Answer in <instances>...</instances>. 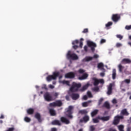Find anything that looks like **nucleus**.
<instances>
[{
  "instance_id": "obj_1",
  "label": "nucleus",
  "mask_w": 131,
  "mask_h": 131,
  "mask_svg": "<svg viewBox=\"0 0 131 131\" xmlns=\"http://www.w3.org/2000/svg\"><path fill=\"white\" fill-rule=\"evenodd\" d=\"M110 120V116H107L105 117H100L98 116L95 118L92 119L93 123H99L100 120H102L103 122L105 121H108Z\"/></svg>"
},
{
  "instance_id": "obj_2",
  "label": "nucleus",
  "mask_w": 131,
  "mask_h": 131,
  "mask_svg": "<svg viewBox=\"0 0 131 131\" xmlns=\"http://www.w3.org/2000/svg\"><path fill=\"white\" fill-rule=\"evenodd\" d=\"M80 88H81V84L80 83H77L73 82L72 85L70 88V91L71 93H75V92H78Z\"/></svg>"
},
{
  "instance_id": "obj_3",
  "label": "nucleus",
  "mask_w": 131,
  "mask_h": 131,
  "mask_svg": "<svg viewBox=\"0 0 131 131\" xmlns=\"http://www.w3.org/2000/svg\"><path fill=\"white\" fill-rule=\"evenodd\" d=\"M60 75V72H55L53 73V75H49L47 77L46 79L47 81H51L57 79V78L58 77V76Z\"/></svg>"
},
{
  "instance_id": "obj_4",
  "label": "nucleus",
  "mask_w": 131,
  "mask_h": 131,
  "mask_svg": "<svg viewBox=\"0 0 131 131\" xmlns=\"http://www.w3.org/2000/svg\"><path fill=\"white\" fill-rule=\"evenodd\" d=\"M67 59H71V60H78V56L75 53L71 54V51H69L67 54Z\"/></svg>"
},
{
  "instance_id": "obj_5",
  "label": "nucleus",
  "mask_w": 131,
  "mask_h": 131,
  "mask_svg": "<svg viewBox=\"0 0 131 131\" xmlns=\"http://www.w3.org/2000/svg\"><path fill=\"white\" fill-rule=\"evenodd\" d=\"M87 45L89 48H91V50L92 51V53H95V51L96 50V48H97V44L96 43L92 41L88 40L87 41Z\"/></svg>"
},
{
  "instance_id": "obj_6",
  "label": "nucleus",
  "mask_w": 131,
  "mask_h": 131,
  "mask_svg": "<svg viewBox=\"0 0 131 131\" xmlns=\"http://www.w3.org/2000/svg\"><path fill=\"white\" fill-rule=\"evenodd\" d=\"M73 106L72 105H70L68 108L66 109L67 116L69 117V118L72 119L73 118V116H72V114L73 112Z\"/></svg>"
},
{
  "instance_id": "obj_7",
  "label": "nucleus",
  "mask_w": 131,
  "mask_h": 131,
  "mask_svg": "<svg viewBox=\"0 0 131 131\" xmlns=\"http://www.w3.org/2000/svg\"><path fill=\"white\" fill-rule=\"evenodd\" d=\"M120 119H123V116H116L114 117V120L112 122V124L114 125H117L120 122Z\"/></svg>"
},
{
  "instance_id": "obj_8",
  "label": "nucleus",
  "mask_w": 131,
  "mask_h": 131,
  "mask_svg": "<svg viewBox=\"0 0 131 131\" xmlns=\"http://www.w3.org/2000/svg\"><path fill=\"white\" fill-rule=\"evenodd\" d=\"M44 99L47 102H51V101H53V97L49 92H46L44 94Z\"/></svg>"
},
{
  "instance_id": "obj_9",
  "label": "nucleus",
  "mask_w": 131,
  "mask_h": 131,
  "mask_svg": "<svg viewBox=\"0 0 131 131\" xmlns=\"http://www.w3.org/2000/svg\"><path fill=\"white\" fill-rule=\"evenodd\" d=\"M93 80V84L95 86H98L99 83H104V79H98L97 78H94Z\"/></svg>"
},
{
  "instance_id": "obj_10",
  "label": "nucleus",
  "mask_w": 131,
  "mask_h": 131,
  "mask_svg": "<svg viewBox=\"0 0 131 131\" xmlns=\"http://www.w3.org/2000/svg\"><path fill=\"white\" fill-rule=\"evenodd\" d=\"M120 19V15L119 14H113L112 19L114 22H118V20Z\"/></svg>"
},
{
  "instance_id": "obj_11",
  "label": "nucleus",
  "mask_w": 131,
  "mask_h": 131,
  "mask_svg": "<svg viewBox=\"0 0 131 131\" xmlns=\"http://www.w3.org/2000/svg\"><path fill=\"white\" fill-rule=\"evenodd\" d=\"M66 78H74L75 77V74L73 72H71L66 74L65 75Z\"/></svg>"
},
{
  "instance_id": "obj_12",
  "label": "nucleus",
  "mask_w": 131,
  "mask_h": 131,
  "mask_svg": "<svg viewBox=\"0 0 131 131\" xmlns=\"http://www.w3.org/2000/svg\"><path fill=\"white\" fill-rule=\"evenodd\" d=\"M71 97L72 98V100H76L79 99V94L77 93H72L70 95Z\"/></svg>"
},
{
  "instance_id": "obj_13",
  "label": "nucleus",
  "mask_w": 131,
  "mask_h": 131,
  "mask_svg": "<svg viewBox=\"0 0 131 131\" xmlns=\"http://www.w3.org/2000/svg\"><path fill=\"white\" fill-rule=\"evenodd\" d=\"M60 121L62 123H65L66 124H69V123H70V121L67 119L65 117H61L60 118Z\"/></svg>"
},
{
  "instance_id": "obj_14",
  "label": "nucleus",
  "mask_w": 131,
  "mask_h": 131,
  "mask_svg": "<svg viewBox=\"0 0 131 131\" xmlns=\"http://www.w3.org/2000/svg\"><path fill=\"white\" fill-rule=\"evenodd\" d=\"M35 118L38 120V122L41 123L42 122V120L41 119V116H40V114L39 113H36L35 114Z\"/></svg>"
},
{
  "instance_id": "obj_15",
  "label": "nucleus",
  "mask_w": 131,
  "mask_h": 131,
  "mask_svg": "<svg viewBox=\"0 0 131 131\" xmlns=\"http://www.w3.org/2000/svg\"><path fill=\"white\" fill-rule=\"evenodd\" d=\"M121 64H130L131 60L129 58H124L121 62Z\"/></svg>"
},
{
  "instance_id": "obj_16",
  "label": "nucleus",
  "mask_w": 131,
  "mask_h": 131,
  "mask_svg": "<svg viewBox=\"0 0 131 131\" xmlns=\"http://www.w3.org/2000/svg\"><path fill=\"white\" fill-rule=\"evenodd\" d=\"M113 87V84L110 83L107 88V95H108V96H110V95H111V94H112V88Z\"/></svg>"
},
{
  "instance_id": "obj_17",
  "label": "nucleus",
  "mask_w": 131,
  "mask_h": 131,
  "mask_svg": "<svg viewBox=\"0 0 131 131\" xmlns=\"http://www.w3.org/2000/svg\"><path fill=\"white\" fill-rule=\"evenodd\" d=\"M90 120V117L86 115L82 119L80 120V122H88Z\"/></svg>"
},
{
  "instance_id": "obj_18",
  "label": "nucleus",
  "mask_w": 131,
  "mask_h": 131,
  "mask_svg": "<svg viewBox=\"0 0 131 131\" xmlns=\"http://www.w3.org/2000/svg\"><path fill=\"white\" fill-rule=\"evenodd\" d=\"M88 113H89L88 109L81 110L79 111V114H81V115H88Z\"/></svg>"
},
{
  "instance_id": "obj_19",
  "label": "nucleus",
  "mask_w": 131,
  "mask_h": 131,
  "mask_svg": "<svg viewBox=\"0 0 131 131\" xmlns=\"http://www.w3.org/2000/svg\"><path fill=\"white\" fill-rule=\"evenodd\" d=\"M51 124L52 125H58L59 126H61L62 125V124H61V122H60L58 120H53Z\"/></svg>"
},
{
  "instance_id": "obj_20",
  "label": "nucleus",
  "mask_w": 131,
  "mask_h": 131,
  "mask_svg": "<svg viewBox=\"0 0 131 131\" xmlns=\"http://www.w3.org/2000/svg\"><path fill=\"white\" fill-rule=\"evenodd\" d=\"M93 60V57L92 56H86L82 60V62H90Z\"/></svg>"
},
{
  "instance_id": "obj_21",
  "label": "nucleus",
  "mask_w": 131,
  "mask_h": 131,
  "mask_svg": "<svg viewBox=\"0 0 131 131\" xmlns=\"http://www.w3.org/2000/svg\"><path fill=\"white\" fill-rule=\"evenodd\" d=\"M121 115H124L125 116H127L129 115V113L127 112V110L126 108L123 109L121 112Z\"/></svg>"
},
{
  "instance_id": "obj_22",
  "label": "nucleus",
  "mask_w": 131,
  "mask_h": 131,
  "mask_svg": "<svg viewBox=\"0 0 131 131\" xmlns=\"http://www.w3.org/2000/svg\"><path fill=\"white\" fill-rule=\"evenodd\" d=\"M89 77V74L86 73H84L83 75H82L81 77H79V79L80 80H83L84 79H86Z\"/></svg>"
},
{
  "instance_id": "obj_23",
  "label": "nucleus",
  "mask_w": 131,
  "mask_h": 131,
  "mask_svg": "<svg viewBox=\"0 0 131 131\" xmlns=\"http://www.w3.org/2000/svg\"><path fill=\"white\" fill-rule=\"evenodd\" d=\"M49 113L50 114L51 116H56V115H57L56 111H55L54 108H50L49 110Z\"/></svg>"
},
{
  "instance_id": "obj_24",
  "label": "nucleus",
  "mask_w": 131,
  "mask_h": 131,
  "mask_svg": "<svg viewBox=\"0 0 131 131\" xmlns=\"http://www.w3.org/2000/svg\"><path fill=\"white\" fill-rule=\"evenodd\" d=\"M102 107L106 108V109H110V103H109V102H108L107 101H105L103 103Z\"/></svg>"
},
{
  "instance_id": "obj_25",
  "label": "nucleus",
  "mask_w": 131,
  "mask_h": 131,
  "mask_svg": "<svg viewBox=\"0 0 131 131\" xmlns=\"http://www.w3.org/2000/svg\"><path fill=\"white\" fill-rule=\"evenodd\" d=\"M55 104L56 107H61L63 105V102L61 100H56L55 101Z\"/></svg>"
},
{
  "instance_id": "obj_26",
  "label": "nucleus",
  "mask_w": 131,
  "mask_h": 131,
  "mask_svg": "<svg viewBox=\"0 0 131 131\" xmlns=\"http://www.w3.org/2000/svg\"><path fill=\"white\" fill-rule=\"evenodd\" d=\"M28 114L29 115H32L34 113V109L32 108H28L27 111Z\"/></svg>"
},
{
  "instance_id": "obj_27",
  "label": "nucleus",
  "mask_w": 131,
  "mask_h": 131,
  "mask_svg": "<svg viewBox=\"0 0 131 131\" xmlns=\"http://www.w3.org/2000/svg\"><path fill=\"white\" fill-rule=\"evenodd\" d=\"M97 67L99 69H101V70H105V69H104V64L102 62L98 63Z\"/></svg>"
},
{
  "instance_id": "obj_28",
  "label": "nucleus",
  "mask_w": 131,
  "mask_h": 131,
  "mask_svg": "<svg viewBox=\"0 0 131 131\" xmlns=\"http://www.w3.org/2000/svg\"><path fill=\"white\" fill-rule=\"evenodd\" d=\"M89 86H90V84L88 83L86 85L83 86L82 89H81L80 90V92H84V91H85V90H88V88H89Z\"/></svg>"
},
{
  "instance_id": "obj_29",
  "label": "nucleus",
  "mask_w": 131,
  "mask_h": 131,
  "mask_svg": "<svg viewBox=\"0 0 131 131\" xmlns=\"http://www.w3.org/2000/svg\"><path fill=\"white\" fill-rule=\"evenodd\" d=\"M98 112H99L98 110H95L91 113V117H94V116H96L98 114Z\"/></svg>"
},
{
  "instance_id": "obj_30",
  "label": "nucleus",
  "mask_w": 131,
  "mask_h": 131,
  "mask_svg": "<svg viewBox=\"0 0 131 131\" xmlns=\"http://www.w3.org/2000/svg\"><path fill=\"white\" fill-rule=\"evenodd\" d=\"M112 78L113 79L116 78V69H115L113 70Z\"/></svg>"
},
{
  "instance_id": "obj_31",
  "label": "nucleus",
  "mask_w": 131,
  "mask_h": 131,
  "mask_svg": "<svg viewBox=\"0 0 131 131\" xmlns=\"http://www.w3.org/2000/svg\"><path fill=\"white\" fill-rule=\"evenodd\" d=\"M118 69L119 72H122V70L124 69V67L122 66L121 64H119L118 66Z\"/></svg>"
},
{
  "instance_id": "obj_32",
  "label": "nucleus",
  "mask_w": 131,
  "mask_h": 131,
  "mask_svg": "<svg viewBox=\"0 0 131 131\" xmlns=\"http://www.w3.org/2000/svg\"><path fill=\"white\" fill-rule=\"evenodd\" d=\"M118 128L119 131H124L123 128H124V126L123 125H120L118 126Z\"/></svg>"
},
{
  "instance_id": "obj_33",
  "label": "nucleus",
  "mask_w": 131,
  "mask_h": 131,
  "mask_svg": "<svg viewBox=\"0 0 131 131\" xmlns=\"http://www.w3.org/2000/svg\"><path fill=\"white\" fill-rule=\"evenodd\" d=\"M25 121L26 122H30L31 121V119L30 118H29L28 117H25L24 118Z\"/></svg>"
},
{
  "instance_id": "obj_34",
  "label": "nucleus",
  "mask_w": 131,
  "mask_h": 131,
  "mask_svg": "<svg viewBox=\"0 0 131 131\" xmlns=\"http://www.w3.org/2000/svg\"><path fill=\"white\" fill-rule=\"evenodd\" d=\"M62 83H63V84H67V85H70V81H69L63 80Z\"/></svg>"
},
{
  "instance_id": "obj_35",
  "label": "nucleus",
  "mask_w": 131,
  "mask_h": 131,
  "mask_svg": "<svg viewBox=\"0 0 131 131\" xmlns=\"http://www.w3.org/2000/svg\"><path fill=\"white\" fill-rule=\"evenodd\" d=\"M49 107H56L55 101L52 103H50L49 104Z\"/></svg>"
},
{
  "instance_id": "obj_36",
  "label": "nucleus",
  "mask_w": 131,
  "mask_h": 131,
  "mask_svg": "<svg viewBox=\"0 0 131 131\" xmlns=\"http://www.w3.org/2000/svg\"><path fill=\"white\" fill-rule=\"evenodd\" d=\"M113 24V23H112V21H109L105 25V27H110V26H111Z\"/></svg>"
},
{
  "instance_id": "obj_37",
  "label": "nucleus",
  "mask_w": 131,
  "mask_h": 131,
  "mask_svg": "<svg viewBox=\"0 0 131 131\" xmlns=\"http://www.w3.org/2000/svg\"><path fill=\"white\" fill-rule=\"evenodd\" d=\"M78 72H79L80 74H82V73H84L85 72V71H84L82 69H80L78 71Z\"/></svg>"
},
{
  "instance_id": "obj_38",
  "label": "nucleus",
  "mask_w": 131,
  "mask_h": 131,
  "mask_svg": "<svg viewBox=\"0 0 131 131\" xmlns=\"http://www.w3.org/2000/svg\"><path fill=\"white\" fill-rule=\"evenodd\" d=\"M89 106V103L88 102H85L82 103L83 107H88Z\"/></svg>"
},
{
  "instance_id": "obj_39",
  "label": "nucleus",
  "mask_w": 131,
  "mask_h": 131,
  "mask_svg": "<svg viewBox=\"0 0 131 131\" xmlns=\"http://www.w3.org/2000/svg\"><path fill=\"white\" fill-rule=\"evenodd\" d=\"M79 42V41H78V40H74L72 42V45L74 46L75 45H77V43H78Z\"/></svg>"
},
{
  "instance_id": "obj_40",
  "label": "nucleus",
  "mask_w": 131,
  "mask_h": 131,
  "mask_svg": "<svg viewBox=\"0 0 131 131\" xmlns=\"http://www.w3.org/2000/svg\"><path fill=\"white\" fill-rule=\"evenodd\" d=\"M87 95L89 98H93V95H92V93L90 91L87 92Z\"/></svg>"
},
{
  "instance_id": "obj_41",
  "label": "nucleus",
  "mask_w": 131,
  "mask_h": 131,
  "mask_svg": "<svg viewBox=\"0 0 131 131\" xmlns=\"http://www.w3.org/2000/svg\"><path fill=\"white\" fill-rule=\"evenodd\" d=\"M82 40H83V38H82L80 39V48H82V46H83V42H82Z\"/></svg>"
},
{
  "instance_id": "obj_42",
  "label": "nucleus",
  "mask_w": 131,
  "mask_h": 131,
  "mask_svg": "<svg viewBox=\"0 0 131 131\" xmlns=\"http://www.w3.org/2000/svg\"><path fill=\"white\" fill-rule=\"evenodd\" d=\"M103 101H104V99H103V98H101L99 99L98 101V106H100V105L102 104V102H103Z\"/></svg>"
},
{
  "instance_id": "obj_43",
  "label": "nucleus",
  "mask_w": 131,
  "mask_h": 131,
  "mask_svg": "<svg viewBox=\"0 0 131 131\" xmlns=\"http://www.w3.org/2000/svg\"><path fill=\"white\" fill-rule=\"evenodd\" d=\"M90 131H94L96 128H95V126L94 125H91L90 127Z\"/></svg>"
},
{
  "instance_id": "obj_44",
  "label": "nucleus",
  "mask_w": 131,
  "mask_h": 131,
  "mask_svg": "<svg viewBox=\"0 0 131 131\" xmlns=\"http://www.w3.org/2000/svg\"><path fill=\"white\" fill-rule=\"evenodd\" d=\"M93 91H94V92H99V87H95L93 89Z\"/></svg>"
},
{
  "instance_id": "obj_45",
  "label": "nucleus",
  "mask_w": 131,
  "mask_h": 131,
  "mask_svg": "<svg viewBox=\"0 0 131 131\" xmlns=\"http://www.w3.org/2000/svg\"><path fill=\"white\" fill-rule=\"evenodd\" d=\"M92 58L93 59H98V58H99V55H98V54H94Z\"/></svg>"
},
{
  "instance_id": "obj_46",
  "label": "nucleus",
  "mask_w": 131,
  "mask_h": 131,
  "mask_svg": "<svg viewBox=\"0 0 131 131\" xmlns=\"http://www.w3.org/2000/svg\"><path fill=\"white\" fill-rule=\"evenodd\" d=\"M125 29H126L127 30H130V29H131V25H130V26H126Z\"/></svg>"
},
{
  "instance_id": "obj_47",
  "label": "nucleus",
  "mask_w": 131,
  "mask_h": 131,
  "mask_svg": "<svg viewBox=\"0 0 131 131\" xmlns=\"http://www.w3.org/2000/svg\"><path fill=\"white\" fill-rule=\"evenodd\" d=\"M88 32H89V29H84L82 31V33H88Z\"/></svg>"
},
{
  "instance_id": "obj_48",
  "label": "nucleus",
  "mask_w": 131,
  "mask_h": 131,
  "mask_svg": "<svg viewBox=\"0 0 131 131\" xmlns=\"http://www.w3.org/2000/svg\"><path fill=\"white\" fill-rule=\"evenodd\" d=\"M117 37L118 38H119V39L121 40L122 38H123V37L121 36V35H117Z\"/></svg>"
},
{
  "instance_id": "obj_49",
  "label": "nucleus",
  "mask_w": 131,
  "mask_h": 131,
  "mask_svg": "<svg viewBox=\"0 0 131 131\" xmlns=\"http://www.w3.org/2000/svg\"><path fill=\"white\" fill-rule=\"evenodd\" d=\"M113 104H117V100L116 99H113L112 100Z\"/></svg>"
},
{
  "instance_id": "obj_50",
  "label": "nucleus",
  "mask_w": 131,
  "mask_h": 131,
  "mask_svg": "<svg viewBox=\"0 0 131 131\" xmlns=\"http://www.w3.org/2000/svg\"><path fill=\"white\" fill-rule=\"evenodd\" d=\"M122 46V45L120 43H117L116 46L117 47V48H120V47H121Z\"/></svg>"
},
{
  "instance_id": "obj_51",
  "label": "nucleus",
  "mask_w": 131,
  "mask_h": 131,
  "mask_svg": "<svg viewBox=\"0 0 131 131\" xmlns=\"http://www.w3.org/2000/svg\"><path fill=\"white\" fill-rule=\"evenodd\" d=\"M105 42H106V40H105L104 39H102L100 40V43H105Z\"/></svg>"
},
{
  "instance_id": "obj_52",
  "label": "nucleus",
  "mask_w": 131,
  "mask_h": 131,
  "mask_svg": "<svg viewBox=\"0 0 131 131\" xmlns=\"http://www.w3.org/2000/svg\"><path fill=\"white\" fill-rule=\"evenodd\" d=\"M88 46H84V51H85V52H88Z\"/></svg>"
},
{
  "instance_id": "obj_53",
  "label": "nucleus",
  "mask_w": 131,
  "mask_h": 131,
  "mask_svg": "<svg viewBox=\"0 0 131 131\" xmlns=\"http://www.w3.org/2000/svg\"><path fill=\"white\" fill-rule=\"evenodd\" d=\"M124 81L126 82V83H129L130 82V80L129 79H125Z\"/></svg>"
},
{
  "instance_id": "obj_54",
  "label": "nucleus",
  "mask_w": 131,
  "mask_h": 131,
  "mask_svg": "<svg viewBox=\"0 0 131 131\" xmlns=\"http://www.w3.org/2000/svg\"><path fill=\"white\" fill-rule=\"evenodd\" d=\"M73 49H74V50H76V49H78V46L75 45L73 46Z\"/></svg>"
},
{
  "instance_id": "obj_55",
  "label": "nucleus",
  "mask_w": 131,
  "mask_h": 131,
  "mask_svg": "<svg viewBox=\"0 0 131 131\" xmlns=\"http://www.w3.org/2000/svg\"><path fill=\"white\" fill-rule=\"evenodd\" d=\"M51 131H57V128L56 127L51 128Z\"/></svg>"
},
{
  "instance_id": "obj_56",
  "label": "nucleus",
  "mask_w": 131,
  "mask_h": 131,
  "mask_svg": "<svg viewBox=\"0 0 131 131\" xmlns=\"http://www.w3.org/2000/svg\"><path fill=\"white\" fill-rule=\"evenodd\" d=\"M49 88H50V89H55V86H54V85H53L52 84H50L49 85Z\"/></svg>"
},
{
  "instance_id": "obj_57",
  "label": "nucleus",
  "mask_w": 131,
  "mask_h": 131,
  "mask_svg": "<svg viewBox=\"0 0 131 131\" xmlns=\"http://www.w3.org/2000/svg\"><path fill=\"white\" fill-rule=\"evenodd\" d=\"M42 89H44V90H48V88L47 87V85H43V86L42 87Z\"/></svg>"
},
{
  "instance_id": "obj_58",
  "label": "nucleus",
  "mask_w": 131,
  "mask_h": 131,
  "mask_svg": "<svg viewBox=\"0 0 131 131\" xmlns=\"http://www.w3.org/2000/svg\"><path fill=\"white\" fill-rule=\"evenodd\" d=\"M100 76H102V77H104V76H105V73H100Z\"/></svg>"
},
{
  "instance_id": "obj_59",
  "label": "nucleus",
  "mask_w": 131,
  "mask_h": 131,
  "mask_svg": "<svg viewBox=\"0 0 131 131\" xmlns=\"http://www.w3.org/2000/svg\"><path fill=\"white\" fill-rule=\"evenodd\" d=\"M83 100H88V96L86 95H84L83 97Z\"/></svg>"
},
{
  "instance_id": "obj_60",
  "label": "nucleus",
  "mask_w": 131,
  "mask_h": 131,
  "mask_svg": "<svg viewBox=\"0 0 131 131\" xmlns=\"http://www.w3.org/2000/svg\"><path fill=\"white\" fill-rule=\"evenodd\" d=\"M126 131H131V127H128Z\"/></svg>"
},
{
  "instance_id": "obj_61",
  "label": "nucleus",
  "mask_w": 131,
  "mask_h": 131,
  "mask_svg": "<svg viewBox=\"0 0 131 131\" xmlns=\"http://www.w3.org/2000/svg\"><path fill=\"white\" fill-rule=\"evenodd\" d=\"M5 118V117H4V115H1L0 117V119H4Z\"/></svg>"
},
{
  "instance_id": "obj_62",
  "label": "nucleus",
  "mask_w": 131,
  "mask_h": 131,
  "mask_svg": "<svg viewBox=\"0 0 131 131\" xmlns=\"http://www.w3.org/2000/svg\"><path fill=\"white\" fill-rule=\"evenodd\" d=\"M66 100H67V101H69V96H67L66 97Z\"/></svg>"
},
{
  "instance_id": "obj_63",
  "label": "nucleus",
  "mask_w": 131,
  "mask_h": 131,
  "mask_svg": "<svg viewBox=\"0 0 131 131\" xmlns=\"http://www.w3.org/2000/svg\"><path fill=\"white\" fill-rule=\"evenodd\" d=\"M108 131H117V130H115V129H112V128H110V129L108 130Z\"/></svg>"
},
{
  "instance_id": "obj_64",
  "label": "nucleus",
  "mask_w": 131,
  "mask_h": 131,
  "mask_svg": "<svg viewBox=\"0 0 131 131\" xmlns=\"http://www.w3.org/2000/svg\"><path fill=\"white\" fill-rule=\"evenodd\" d=\"M58 94L57 93H55L54 94V97H58Z\"/></svg>"
}]
</instances>
